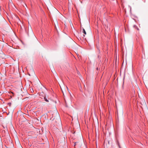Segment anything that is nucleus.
<instances>
[{"instance_id":"obj_5","label":"nucleus","mask_w":148,"mask_h":148,"mask_svg":"<svg viewBox=\"0 0 148 148\" xmlns=\"http://www.w3.org/2000/svg\"><path fill=\"white\" fill-rule=\"evenodd\" d=\"M77 143V142H75L74 143V146H75L76 145V143Z\"/></svg>"},{"instance_id":"obj_10","label":"nucleus","mask_w":148,"mask_h":148,"mask_svg":"<svg viewBox=\"0 0 148 148\" xmlns=\"http://www.w3.org/2000/svg\"><path fill=\"white\" fill-rule=\"evenodd\" d=\"M4 131V130H3L2 131V132H5Z\"/></svg>"},{"instance_id":"obj_7","label":"nucleus","mask_w":148,"mask_h":148,"mask_svg":"<svg viewBox=\"0 0 148 148\" xmlns=\"http://www.w3.org/2000/svg\"><path fill=\"white\" fill-rule=\"evenodd\" d=\"M1 126H2L3 128H4V129H5V127H4L3 125H2Z\"/></svg>"},{"instance_id":"obj_4","label":"nucleus","mask_w":148,"mask_h":148,"mask_svg":"<svg viewBox=\"0 0 148 148\" xmlns=\"http://www.w3.org/2000/svg\"><path fill=\"white\" fill-rule=\"evenodd\" d=\"M56 113L57 115L58 116V119L59 120H60V117L59 116V114L58 113H57V112Z\"/></svg>"},{"instance_id":"obj_12","label":"nucleus","mask_w":148,"mask_h":148,"mask_svg":"<svg viewBox=\"0 0 148 148\" xmlns=\"http://www.w3.org/2000/svg\"><path fill=\"white\" fill-rule=\"evenodd\" d=\"M83 36H85L84 35H83Z\"/></svg>"},{"instance_id":"obj_1","label":"nucleus","mask_w":148,"mask_h":148,"mask_svg":"<svg viewBox=\"0 0 148 148\" xmlns=\"http://www.w3.org/2000/svg\"><path fill=\"white\" fill-rule=\"evenodd\" d=\"M1 58H2V59L5 58V55L3 52H1Z\"/></svg>"},{"instance_id":"obj_9","label":"nucleus","mask_w":148,"mask_h":148,"mask_svg":"<svg viewBox=\"0 0 148 148\" xmlns=\"http://www.w3.org/2000/svg\"><path fill=\"white\" fill-rule=\"evenodd\" d=\"M56 119V117H55L53 119V120L55 119Z\"/></svg>"},{"instance_id":"obj_3","label":"nucleus","mask_w":148,"mask_h":148,"mask_svg":"<svg viewBox=\"0 0 148 148\" xmlns=\"http://www.w3.org/2000/svg\"><path fill=\"white\" fill-rule=\"evenodd\" d=\"M83 33H84L85 34H86V32L84 29L83 28Z\"/></svg>"},{"instance_id":"obj_6","label":"nucleus","mask_w":148,"mask_h":148,"mask_svg":"<svg viewBox=\"0 0 148 148\" xmlns=\"http://www.w3.org/2000/svg\"><path fill=\"white\" fill-rule=\"evenodd\" d=\"M5 24H6V25H7V23H6V21H5Z\"/></svg>"},{"instance_id":"obj_8","label":"nucleus","mask_w":148,"mask_h":148,"mask_svg":"<svg viewBox=\"0 0 148 148\" xmlns=\"http://www.w3.org/2000/svg\"><path fill=\"white\" fill-rule=\"evenodd\" d=\"M1 18H2V19H3V20H4V18H3V16H2V17H1Z\"/></svg>"},{"instance_id":"obj_2","label":"nucleus","mask_w":148,"mask_h":148,"mask_svg":"<svg viewBox=\"0 0 148 148\" xmlns=\"http://www.w3.org/2000/svg\"><path fill=\"white\" fill-rule=\"evenodd\" d=\"M44 99L47 102H49V100L47 99L46 97H44Z\"/></svg>"},{"instance_id":"obj_11","label":"nucleus","mask_w":148,"mask_h":148,"mask_svg":"<svg viewBox=\"0 0 148 148\" xmlns=\"http://www.w3.org/2000/svg\"><path fill=\"white\" fill-rule=\"evenodd\" d=\"M2 101V102H1V101L0 102L1 103H2V102H3V103H4V102H3V101Z\"/></svg>"}]
</instances>
